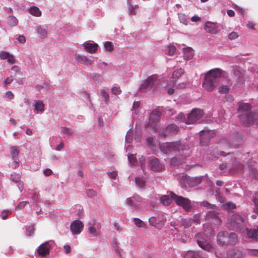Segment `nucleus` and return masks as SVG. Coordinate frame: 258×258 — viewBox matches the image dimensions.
Listing matches in <instances>:
<instances>
[{"label":"nucleus","instance_id":"obj_57","mask_svg":"<svg viewBox=\"0 0 258 258\" xmlns=\"http://www.w3.org/2000/svg\"><path fill=\"white\" fill-rule=\"evenodd\" d=\"M108 176L111 179H115L117 175V173L115 171H113L112 172H109L107 173Z\"/></svg>","mask_w":258,"mask_h":258},{"label":"nucleus","instance_id":"obj_24","mask_svg":"<svg viewBox=\"0 0 258 258\" xmlns=\"http://www.w3.org/2000/svg\"><path fill=\"white\" fill-rule=\"evenodd\" d=\"M184 72L183 70L180 69L174 71L172 74V78H171V82H172L173 84H175L176 80L178 79Z\"/></svg>","mask_w":258,"mask_h":258},{"label":"nucleus","instance_id":"obj_34","mask_svg":"<svg viewBox=\"0 0 258 258\" xmlns=\"http://www.w3.org/2000/svg\"><path fill=\"white\" fill-rule=\"evenodd\" d=\"M35 109L37 111H44V104L41 101H37L35 104Z\"/></svg>","mask_w":258,"mask_h":258},{"label":"nucleus","instance_id":"obj_18","mask_svg":"<svg viewBox=\"0 0 258 258\" xmlns=\"http://www.w3.org/2000/svg\"><path fill=\"white\" fill-rule=\"evenodd\" d=\"M36 31L39 37L44 38L47 34V26L38 25L36 27Z\"/></svg>","mask_w":258,"mask_h":258},{"label":"nucleus","instance_id":"obj_51","mask_svg":"<svg viewBox=\"0 0 258 258\" xmlns=\"http://www.w3.org/2000/svg\"><path fill=\"white\" fill-rule=\"evenodd\" d=\"M133 199H134L139 206L140 207L141 203L142 201V198L140 196L137 195H135L132 197Z\"/></svg>","mask_w":258,"mask_h":258},{"label":"nucleus","instance_id":"obj_27","mask_svg":"<svg viewBox=\"0 0 258 258\" xmlns=\"http://www.w3.org/2000/svg\"><path fill=\"white\" fill-rule=\"evenodd\" d=\"M29 12L31 15L36 16L39 17L41 15V12L39 8L36 6H32L29 9Z\"/></svg>","mask_w":258,"mask_h":258},{"label":"nucleus","instance_id":"obj_60","mask_svg":"<svg viewBox=\"0 0 258 258\" xmlns=\"http://www.w3.org/2000/svg\"><path fill=\"white\" fill-rule=\"evenodd\" d=\"M238 36L237 33L235 32H232L229 34V38L230 40H234L237 38Z\"/></svg>","mask_w":258,"mask_h":258},{"label":"nucleus","instance_id":"obj_45","mask_svg":"<svg viewBox=\"0 0 258 258\" xmlns=\"http://www.w3.org/2000/svg\"><path fill=\"white\" fill-rule=\"evenodd\" d=\"M128 159L130 163L132 164V165H135L137 162L136 157L135 155L134 154L128 155Z\"/></svg>","mask_w":258,"mask_h":258},{"label":"nucleus","instance_id":"obj_35","mask_svg":"<svg viewBox=\"0 0 258 258\" xmlns=\"http://www.w3.org/2000/svg\"><path fill=\"white\" fill-rule=\"evenodd\" d=\"M243 168V165L242 164L237 162L233 166V167L230 169V171L231 172H239L242 170Z\"/></svg>","mask_w":258,"mask_h":258},{"label":"nucleus","instance_id":"obj_23","mask_svg":"<svg viewBox=\"0 0 258 258\" xmlns=\"http://www.w3.org/2000/svg\"><path fill=\"white\" fill-rule=\"evenodd\" d=\"M21 177L19 174L14 173L11 175V179L16 183H18V186L20 189L22 188L20 182Z\"/></svg>","mask_w":258,"mask_h":258},{"label":"nucleus","instance_id":"obj_48","mask_svg":"<svg viewBox=\"0 0 258 258\" xmlns=\"http://www.w3.org/2000/svg\"><path fill=\"white\" fill-rule=\"evenodd\" d=\"M145 161L146 159L145 157L144 156H142L141 158H139L140 165L143 171H144V169L145 168Z\"/></svg>","mask_w":258,"mask_h":258},{"label":"nucleus","instance_id":"obj_36","mask_svg":"<svg viewBox=\"0 0 258 258\" xmlns=\"http://www.w3.org/2000/svg\"><path fill=\"white\" fill-rule=\"evenodd\" d=\"M136 185L139 187H143L145 185L146 180L143 178L138 177L135 179Z\"/></svg>","mask_w":258,"mask_h":258},{"label":"nucleus","instance_id":"obj_61","mask_svg":"<svg viewBox=\"0 0 258 258\" xmlns=\"http://www.w3.org/2000/svg\"><path fill=\"white\" fill-rule=\"evenodd\" d=\"M7 59L8 61L11 64H14L15 62V57L12 54H10Z\"/></svg>","mask_w":258,"mask_h":258},{"label":"nucleus","instance_id":"obj_53","mask_svg":"<svg viewBox=\"0 0 258 258\" xmlns=\"http://www.w3.org/2000/svg\"><path fill=\"white\" fill-rule=\"evenodd\" d=\"M10 53L6 51H2L0 53V58L1 59H7L9 56Z\"/></svg>","mask_w":258,"mask_h":258},{"label":"nucleus","instance_id":"obj_44","mask_svg":"<svg viewBox=\"0 0 258 258\" xmlns=\"http://www.w3.org/2000/svg\"><path fill=\"white\" fill-rule=\"evenodd\" d=\"M175 51L176 48L173 46H168L166 50V53L169 55H172L175 53Z\"/></svg>","mask_w":258,"mask_h":258},{"label":"nucleus","instance_id":"obj_11","mask_svg":"<svg viewBox=\"0 0 258 258\" xmlns=\"http://www.w3.org/2000/svg\"><path fill=\"white\" fill-rule=\"evenodd\" d=\"M229 233L226 231L220 232L217 235V243L224 246L229 245Z\"/></svg>","mask_w":258,"mask_h":258},{"label":"nucleus","instance_id":"obj_55","mask_svg":"<svg viewBox=\"0 0 258 258\" xmlns=\"http://www.w3.org/2000/svg\"><path fill=\"white\" fill-rule=\"evenodd\" d=\"M254 204V208H253V211L255 212L256 214L258 215V199L256 198H254L253 200Z\"/></svg>","mask_w":258,"mask_h":258},{"label":"nucleus","instance_id":"obj_41","mask_svg":"<svg viewBox=\"0 0 258 258\" xmlns=\"http://www.w3.org/2000/svg\"><path fill=\"white\" fill-rule=\"evenodd\" d=\"M230 88L227 85H221L219 88V92L221 94H227L229 91Z\"/></svg>","mask_w":258,"mask_h":258},{"label":"nucleus","instance_id":"obj_30","mask_svg":"<svg viewBox=\"0 0 258 258\" xmlns=\"http://www.w3.org/2000/svg\"><path fill=\"white\" fill-rule=\"evenodd\" d=\"M233 75L235 76L236 79L238 81H241V79L243 78V74L241 72V71L239 70V68H234L233 70Z\"/></svg>","mask_w":258,"mask_h":258},{"label":"nucleus","instance_id":"obj_38","mask_svg":"<svg viewBox=\"0 0 258 258\" xmlns=\"http://www.w3.org/2000/svg\"><path fill=\"white\" fill-rule=\"evenodd\" d=\"M172 198H170V197L168 196H163L161 198V200L162 203L166 206H169L171 202Z\"/></svg>","mask_w":258,"mask_h":258},{"label":"nucleus","instance_id":"obj_50","mask_svg":"<svg viewBox=\"0 0 258 258\" xmlns=\"http://www.w3.org/2000/svg\"><path fill=\"white\" fill-rule=\"evenodd\" d=\"M111 92L114 95L120 94L121 92V89L119 87H113L111 89Z\"/></svg>","mask_w":258,"mask_h":258},{"label":"nucleus","instance_id":"obj_64","mask_svg":"<svg viewBox=\"0 0 258 258\" xmlns=\"http://www.w3.org/2000/svg\"><path fill=\"white\" fill-rule=\"evenodd\" d=\"M248 253L252 255L258 256V249H250Z\"/></svg>","mask_w":258,"mask_h":258},{"label":"nucleus","instance_id":"obj_47","mask_svg":"<svg viewBox=\"0 0 258 258\" xmlns=\"http://www.w3.org/2000/svg\"><path fill=\"white\" fill-rule=\"evenodd\" d=\"M81 97L87 103L88 102H90V96L86 92H83L81 93Z\"/></svg>","mask_w":258,"mask_h":258},{"label":"nucleus","instance_id":"obj_32","mask_svg":"<svg viewBox=\"0 0 258 258\" xmlns=\"http://www.w3.org/2000/svg\"><path fill=\"white\" fill-rule=\"evenodd\" d=\"M193 56V50L190 48H187L183 50V57L186 59H190Z\"/></svg>","mask_w":258,"mask_h":258},{"label":"nucleus","instance_id":"obj_1","mask_svg":"<svg viewBox=\"0 0 258 258\" xmlns=\"http://www.w3.org/2000/svg\"><path fill=\"white\" fill-rule=\"evenodd\" d=\"M160 149L164 153L179 152L182 159L188 156L190 153L188 145H182L180 142L165 143L159 145Z\"/></svg>","mask_w":258,"mask_h":258},{"label":"nucleus","instance_id":"obj_63","mask_svg":"<svg viewBox=\"0 0 258 258\" xmlns=\"http://www.w3.org/2000/svg\"><path fill=\"white\" fill-rule=\"evenodd\" d=\"M179 163L180 162L177 160V157L171 158L170 160V163L173 165H178Z\"/></svg>","mask_w":258,"mask_h":258},{"label":"nucleus","instance_id":"obj_37","mask_svg":"<svg viewBox=\"0 0 258 258\" xmlns=\"http://www.w3.org/2000/svg\"><path fill=\"white\" fill-rule=\"evenodd\" d=\"M61 132L62 133L68 136H72L74 133V131L71 128L61 127Z\"/></svg>","mask_w":258,"mask_h":258},{"label":"nucleus","instance_id":"obj_6","mask_svg":"<svg viewBox=\"0 0 258 258\" xmlns=\"http://www.w3.org/2000/svg\"><path fill=\"white\" fill-rule=\"evenodd\" d=\"M238 117L245 125H250L254 122L258 124V114H240Z\"/></svg>","mask_w":258,"mask_h":258},{"label":"nucleus","instance_id":"obj_25","mask_svg":"<svg viewBox=\"0 0 258 258\" xmlns=\"http://www.w3.org/2000/svg\"><path fill=\"white\" fill-rule=\"evenodd\" d=\"M133 221L137 227L143 229L147 228V226L146 223L140 219L138 218H134L133 219Z\"/></svg>","mask_w":258,"mask_h":258},{"label":"nucleus","instance_id":"obj_43","mask_svg":"<svg viewBox=\"0 0 258 258\" xmlns=\"http://www.w3.org/2000/svg\"><path fill=\"white\" fill-rule=\"evenodd\" d=\"M104 48L105 49L108 51H111L113 50V45H112V43L111 42H106L104 44Z\"/></svg>","mask_w":258,"mask_h":258},{"label":"nucleus","instance_id":"obj_26","mask_svg":"<svg viewBox=\"0 0 258 258\" xmlns=\"http://www.w3.org/2000/svg\"><path fill=\"white\" fill-rule=\"evenodd\" d=\"M126 204L131 208L138 209L140 208L136 201L132 197L127 198L126 200Z\"/></svg>","mask_w":258,"mask_h":258},{"label":"nucleus","instance_id":"obj_40","mask_svg":"<svg viewBox=\"0 0 258 258\" xmlns=\"http://www.w3.org/2000/svg\"><path fill=\"white\" fill-rule=\"evenodd\" d=\"M178 18L181 23L183 24L186 25L188 22V19L187 16L184 14H178Z\"/></svg>","mask_w":258,"mask_h":258},{"label":"nucleus","instance_id":"obj_42","mask_svg":"<svg viewBox=\"0 0 258 258\" xmlns=\"http://www.w3.org/2000/svg\"><path fill=\"white\" fill-rule=\"evenodd\" d=\"M149 223L151 226L156 227L159 223L156 217H151L149 219Z\"/></svg>","mask_w":258,"mask_h":258},{"label":"nucleus","instance_id":"obj_19","mask_svg":"<svg viewBox=\"0 0 258 258\" xmlns=\"http://www.w3.org/2000/svg\"><path fill=\"white\" fill-rule=\"evenodd\" d=\"M11 156L14 160V162H15V168L18 166V156L20 153V151L18 149V147L16 146H13L11 148Z\"/></svg>","mask_w":258,"mask_h":258},{"label":"nucleus","instance_id":"obj_2","mask_svg":"<svg viewBox=\"0 0 258 258\" xmlns=\"http://www.w3.org/2000/svg\"><path fill=\"white\" fill-rule=\"evenodd\" d=\"M222 70L219 69H214L207 72L202 86L207 91H212L218 85L221 76Z\"/></svg>","mask_w":258,"mask_h":258},{"label":"nucleus","instance_id":"obj_3","mask_svg":"<svg viewBox=\"0 0 258 258\" xmlns=\"http://www.w3.org/2000/svg\"><path fill=\"white\" fill-rule=\"evenodd\" d=\"M170 196L176 204L181 207L186 212H189L192 211L193 206L191 201L188 198L178 196L173 192L171 191Z\"/></svg>","mask_w":258,"mask_h":258},{"label":"nucleus","instance_id":"obj_8","mask_svg":"<svg viewBox=\"0 0 258 258\" xmlns=\"http://www.w3.org/2000/svg\"><path fill=\"white\" fill-rule=\"evenodd\" d=\"M156 81L155 75L149 76L141 84L140 89L144 92L151 90L154 86Z\"/></svg>","mask_w":258,"mask_h":258},{"label":"nucleus","instance_id":"obj_39","mask_svg":"<svg viewBox=\"0 0 258 258\" xmlns=\"http://www.w3.org/2000/svg\"><path fill=\"white\" fill-rule=\"evenodd\" d=\"M101 95L104 98V102L106 104H108L110 102L109 96L108 93L104 90L100 91Z\"/></svg>","mask_w":258,"mask_h":258},{"label":"nucleus","instance_id":"obj_5","mask_svg":"<svg viewBox=\"0 0 258 258\" xmlns=\"http://www.w3.org/2000/svg\"><path fill=\"white\" fill-rule=\"evenodd\" d=\"M202 114H178L176 119L186 124H192L202 117Z\"/></svg>","mask_w":258,"mask_h":258},{"label":"nucleus","instance_id":"obj_7","mask_svg":"<svg viewBox=\"0 0 258 258\" xmlns=\"http://www.w3.org/2000/svg\"><path fill=\"white\" fill-rule=\"evenodd\" d=\"M200 143L202 146H207L211 138L216 136L214 131L204 129L200 132Z\"/></svg>","mask_w":258,"mask_h":258},{"label":"nucleus","instance_id":"obj_12","mask_svg":"<svg viewBox=\"0 0 258 258\" xmlns=\"http://www.w3.org/2000/svg\"><path fill=\"white\" fill-rule=\"evenodd\" d=\"M84 225L79 220H75L71 225L70 228L73 234H79L83 230Z\"/></svg>","mask_w":258,"mask_h":258},{"label":"nucleus","instance_id":"obj_21","mask_svg":"<svg viewBox=\"0 0 258 258\" xmlns=\"http://www.w3.org/2000/svg\"><path fill=\"white\" fill-rule=\"evenodd\" d=\"M201 251H188L184 255V258H204Z\"/></svg>","mask_w":258,"mask_h":258},{"label":"nucleus","instance_id":"obj_29","mask_svg":"<svg viewBox=\"0 0 258 258\" xmlns=\"http://www.w3.org/2000/svg\"><path fill=\"white\" fill-rule=\"evenodd\" d=\"M229 245H235L237 242V236L235 233H229Z\"/></svg>","mask_w":258,"mask_h":258},{"label":"nucleus","instance_id":"obj_15","mask_svg":"<svg viewBox=\"0 0 258 258\" xmlns=\"http://www.w3.org/2000/svg\"><path fill=\"white\" fill-rule=\"evenodd\" d=\"M251 109V105L248 103L239 102L238 103V111L239 112L252 113Z\"/></svg>","mask_w":258,"mask_h":258},{"label":"nucleus","instance_id":"obj_17","mask_svg":"<svg viewBox=\"0 0 258 258\" xmlns=\"http://www.w3.org/2000/svg\"><path fill=\"white\" fill-rule=\"evenodd\" d=\"M85 50L89 53L95 52L98 46V44L95 43H90L88 41L85 42L83 44Z\"/></svg>","mask_w":258,"mask_h":258},{"label":"nucleus","instance_id":"obj_49","mask_svg":"<svg viewBox=\"0 0 258 258\" xmlns=\"http://www.w3.org/2000/svg\"><path fill=\"white\" fill-rule=\"evenodd\" d=\"M135 8H138V6L136 5L135 7L133 6H130L128 8V14L130 15H135L136 12L135 10Z\"/></svg>","mask_w":258,"mask_h":258},{"label":"nucleus","instance_id":"obj_9","mask_svg":"<svg viewBox=\"0 0 258 258\" xmlns=\"http://www.w3.org/2000/svg\"><path fill=\"white\" fill-rule=\"evenodd\" d=\"M195 238L196 239L198 244L202 249L209 252H213L215 250L213 246L208 242L207 240L201 238V234H196Z\"/></svg>","mask_w":258,"mask_h":258},{"label":"nucleus","instance_id":"obj_4","mask_svg":"<svg viewBox=\"0 0 258 258\" xmlns=\"http://www.w3.org/2000/svg\"><path fill=\"white\" fill-rule=\"evenodd\" d=\"M226 226L231 230H241L244 227L243 219L238 214H234L228 219Z\"/></svg>","mask_w":258,"mask_h":258},{"label":"nucleus","instance_id":"obj_56","mask_svg":"<svg viewBox=\"0 0 258 258\" xmlns=\"http://www.w3.org/2000/svg\"><path fill=\"white\" fill-rule=\"evenodd\" d=\"M27 203H28V202H24V201L20 202L18 204V205L16 207V210H19L23 209Z\"/></svg>","mask_w":258,"mask_h":258},{"label":"nucleus","instance_id":"obj_59","mask_svg":"<svg viewBox=\"0 0 258 258\" xmlns=\"http://www.w3.org/2000/svg\"><path fill=\"white\" fill-rule=\"evenodd\" d=\"M154 138L153 137H150L147 139V146L149 147H152L153 145Z\"/></svg>","mask_w":258,"mask_h":258},{"label":"nucleus","instance_id":"obj_33","mask_svg":"<svg viewBox=\"0 0 258 258\" xmlns=\"http://www.w3.org/2000/svg\"><path fill=\"white\" fill-rule=\"evenodd\" d=\"M181 223L182 225H183L185 228H187L189 227L192 224V219L191 218H183L181 220Z\"/></svg>","mask_w":258,"mask_h":258},{"label":"nucleus","instance_id":"obj_58","mask_svg":"<svg viewBox=\"0 0 258 258\" xmlns=\"http://www.w3.org/2000/svg\"><path fill=\"white\" fill-rule=\"evenodd\" d=\"M34 230V228L33 225H30L27 228V235L28 236H30L33 232Z\"/></svg>","mask_w":258,"mask_h":258},{"label":"nucleus","instance_id":"obj_20","mask_svg":"<svg viewBox=\"0 0 258 258\" xmlns=\"http://www.w3.org/2000/svg\"><path fill=\"white\" fill-rule=\"evenodd\" d=\"M160 119V114H150L149 125L154 126Z\"/></svg>","mask_w":258,"mask_h":258},{"label":"nucleus","instance_id":"obj_10","mask_svg":"<svg viewBox=\"0 0 258 258\" xmlns=\"http://www.w3.org/2000/svg\"><path fill=\"white\" fill-rule=\"evenodd\" d=\"M179 132V127L175 124H171L168 125L165 130L161 131L159 133L160 136L166 137L167 136H172L178 134Z\"/></svg>","mask_w":258,"mask_h":258},{"label":"nucleus","instance_id":"obj_28","mask_svg":"<svg viewBox=\"0 0 258 258\" xmlns=\"http://www.w3.org/2000/svg\"><path fill=\"white\" fill-rule=\"evenodd\" d=\"M7 23L10 26L14 27L17 25L18 20L15 17L10 16L7 18Z\"/></svg>","mask_w":258,"mask_h":258},{"label":"nucleus","instance_id":"obj_13","mask_svg":"<svg viewBox=\"0 0 258 258\" xmlns=\"http://www.w3.org/2000/svg\"><path fill=\"white\" fill-rule=\"evenodd\" d=\"M75 59L77 63L83 64L86 66H91L93 62L92 59L86 56L77 53L75 54Z\"/></svg>","mask_w":258,"mask_h":258},{"label":"nucleus","instance_id":"obj_16","mask_svg":"<svg viewBox=\"0 0 258 258\" xmlns=\"http://www.w3.org/2000/svg\"><path fill=\"white\" fill-rule=\"evenodd\" d=\"M50 246L48 242H45L41 244L38 249V253L42 256H44L48 254L49 252Z\"/></svg>","mask_w":258,"mask_h":258},{"label":"nucleus","instance_id":"obj_54","mask_svg":"<svg viewBox=\"0 0 258 258\" xmlns=\"http://www.w3.org/2000/svg\"><path fill=\"white\" fill-rule=\"evenodd\" d=\"M242 253L240 251H234L232 254V258H241Z\"/></svg>","mask_w":258,"mask_h":258},{"label":"nucleus","instance_id":"obj_14","mask_svg":"<svg viewBox=\"0 0 258 258\" xmlns=\"http://www.w3.org/2000/svg\"><path fill=\"white\" fill-rule=\"evenodd\" d=\"M150 168L154 171H160L164 168V166L160 163L159 160L157 158H154L149 162Z\"/></svg>","mask_w":258,"mask_h":258},{"label":"nucleus","instance_id":"obj_62","mask_svg":"<svg viewBox=\"0 0 258 258\" xmlns=\"http://www.w3.org/2000/svg\"><path fill=\"white\" fill-rule=\"evenodd\" d=\"M5 95H6V97L10 99H13L14 97V94L10 91H8L6 92Z\"/></svg>","mask_w":258,"mask_h":258},{"label":"nucleus","instance_id":"obj_46","mask_svg":"<svg viewBox=\"0 0 258 258\" xmlns=\"http://www.w3.org/2000/svg\"><path fill=\"white\" fill-rule=\"evenodd\" d=\"M88 231L90 234H93L95 236H98L99 234V232L96 230L95 228L92 226H89L88 228Z\"/></svg>","mask_w":258,"mask_h":258},{"label":"nucleus","instance_id":"obj_31","mask_svg":"<svg viewBox=\"0 0 258 258\" xmlns=\"http://www.w3.org/2000/svg\"><path fill=\"white\" fill-rule=\"evenodd\" d=\"M247 234L248 236L252 239H256L258 236V226L256 229H247Z\"/></svg>","mask_w":258,"mask_h":258},{"label":"nucleus","instance_id":"obj_52","mask_svg":"<svg viewBox=\"0 0 258 258\" xmlns=\"http://www.w3.org/2000/svg\"><path fill=\"white\" fill-rule=\"evenodd\" d=\"M201 205L203 207H207L210 209H213V207L214 206V205H213L209 203L208 202L205 201L202 202L201 204Z\"/></svg>","mask_w":258,"mask_h":258},{"label":"nucleus","instance_id":"obj_22","mask_svg":"<svg viewBox=\"0 0 258 258\" xmlns=\"http://www.w3.org/2000/svg\"><path fill=\"white\" fill-rule=\"evenodd\" d=\"M205 29L207 32L210 33H215L216 32L215 24L210 22H207L205 23Z\"/></svg>","mask_w":258,"mask_h":258}]
</instances>
